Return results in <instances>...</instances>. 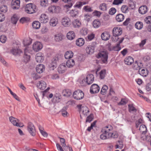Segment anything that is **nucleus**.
Returning a JSON list of instances; mask_svg holds the SVG:
<instances>
[{
	"mask_svg": "<svg viewBox=\"0 0 151 151\" xmlns=\"http://www.w3.org/2000/svg\"><path fill=\"white\" fill-rule=\"evenodd\" d=\"M101 25V23L99 21L95 19L93 22V26L95 28H98Z\"/></svg>",
	"mask_w": 151,
	"mask_h": 151,
	"instance_id": "36",
	"label": "nucleus"
},
{
	"mask_svg": "<svg viewBox=\"0 0 151 151\" xmlns=\"http://www.w3.org/2000/svg\"><path fill=\"white\" fill-rule=\"evenodd\" d=\"M128 107L129 112H131V111H134L136 112L137 111V109L133 106L132 104L129 105Z\"/></svg>",
	"mask_w": 151,
	"mask_h": 151,
	"instance_id": "53",
	"label": "nucleus"
},
{
	"mask_svg": "<svg viewBox=\"0 0 151 151\" xmlns=\"http://www.w3.org/2000/svg\"><path fill=\"white\" fill-rule=\"evenodd\" d=\"M124 62L126 64L130 65L134 62V59L132 57L128 56L125 58Z\"/></svg>",
	"mask_w": 151,
	"mask_h": 151,
	"instance_id": "22",
	"label": "nucleus"
},
{
	"mask_svg": "<svg viewBox=\"0 0 151 151\" xmlns=\"http://www.w3.org/2000/svg\"><path fill=\"white\" fill-rule=\"evenodd\" d=\"M139 130L142 132V134H145L147 131L146 126L144 124H142L140 126Z\"/></svg>",
	"mask_w": 151,
	"mask_h": 151,
	"instance_id": "31",
	"label": "nucleus"
},
{
	"mask_svg": "<svg viewBox=\"0 0 151 151\" xmlns=\"http://www.w3.org/2000/svg\"><path fill=\"white\" fill-rule=\"evenodd\" d=\"M139 73L143 77H146L148 75V71L147 70H145L144 69L139 68Z\"/></svg>",
	"mask_w": 151,
	"mask_h": 151,
	"instance_id": "26",
	"label": "nucleus"
},
{
	"mask_svg": "<svg viewBox=\"0 0 151 151\" xmlns=\"http://www.w3.org/2000/svg\"><path fill=\"white\" fill-rule=\"evenodd\" d=\"M38 88L41 90H43L46 87V83L44 81H41L37 84Z\"/></svg>",
	"mask_w": 151,
	"mask_h": 151,
	"instance_id": "17",
	"label": "nucleus"
},
{
	"mask_svg": "<svg viewBox=\"0 0 151 151\" xmlns=\"http://www.w3.org/2000/svg\"><path fill=\"white\" fill-rule=\"evenodd\" d=\"M62 1L65 3H67L69 4L65 5L64 6L65 8H66L67 9L71 7L73 5L72 3H71V0H62Z\"/></svg>",
	"mask_w": 151,
	"mask_h": 151,
	"instance_id": "41",
	"label": "nucleus"
},
{
	"mask_svg": "<svg viewBox=\"0 0 151 151\" xmlns=\"http://www.w3.org/2000/svg\"><path fill=\"white\" fill-rule=\"evenodd\" d=\"M100 88L97 84H93L90 87V92L92 94L98 93L100 91Z\"/></svg>",
	"mask_w": 151,
	"mask_h": 151,
	"instance_id": "11",
	"label": "nucleus"
},
{
	"mask_svg": "<svg viewBox=\"0 0 151 151\" xmlns=\"http://www.w3.org/2000/svg\"><path fill=\"white\" fill-rule=\"evenodd\" d=\"M61 98V96L58 94H56L53 96V101L55 102L58 103L60 101Z\"/></svg>",
	"mask_w": 151,
	"mask_h": 151,
	"instance_id": "39",
	"label": "nucleus"
},
{
	"mask_svg": "<svg viewBox=\"0 0 151 151\" xmlns=\"http://www.w3.org/2000/svg\"><path fill=\"white\" fill-rule=\"evenodd\" d=\"M70 19L68 17H65L62 19V24L65 27H67L70 24Z\"/></svg>",
	"mask_w": 151,
	"mask_h": 151,
	"instance_id": "19",
	"label": "nucleus"
},
{
	"mask_svg": "<svg viewBox=\"0 0 151 151\" xmlns=\"http://www.w3.org/2000/svg\"><path fill=\"white\" fill-rule=\"evenodd\" d=\"M108 89V87L107 86L105 85H104L101 91V94L103 95H104L106 93Z\"/></svg>",
	"mask_w": 151,
	"mask_h": 151,
	"instance_id": "48",
	"label": "nucleus"
},
{
	"mask_svg": "<svg viewBox=\"0 0 151 151\" xmlns=\"http://www.w3.org/2000/svg\"><path fill=\"white\" fill-rule=\"evenodd\" d=\"M82 112L84 116H86L87 115V114L89 112V109L86 106H83L82 107Z\"/></svg>",
	"mask_w": 151,
	"mask_h": 151,
	"instance_id": "40",
	"label": "nucleus"
},
{
	"mask_svg": "<svg viewBox=\"0 0 151 151\" xmlns=\"http://www.w3.org/2000/svg\"><path fill=\"white\" fill-rule=\"evenodd\" d=\"M61 58V56L59 55H56L52 58L51 60V63L49 65L50 69L53 70L56 68L57 65L58 64L59 61Z\"/></svg>",
	"mask_w": 151,
	"mask_h": 151,
	"instance_id": "3",
	"label": "nucleus"
},
{
	"mask_svg": "<svg viewBox=\"0 0 151 151\" xmlns=\"http://www.w3.org/2000/svg\"><path fill=\"white\" fill-rule=\"evenodd\" d=\"M63 96L66 97L70 96L72 94L71 91L69 89H66L63 90Z\"/></svg>",
	"mask_w": 151,
	"mask_h": 151,
	"instance_id": "34",
	"label": "nucleus"
},
{
	"mask_svg": "<svg viewBox=\"0 0 151 151\" xmlns=\"http://www.w3.org/2000/svg\"><path fill=\"white\" fill-rule=\"evenodd\" d=\"M9 119L10 122L14 126L19 127H23L24 126V125L21 126L20 124L19 123V120L12 116L9 117Z\"/></svg>",
	"mask_w": 151,
	"mask_h": 151,
	"instance_id": "8",
	"label": "nucleus"
},
{
	"mask_svg": "<svg viewBox=\"0 0 151 151\" xmlns=\"http://www.w3.org/2000/svg\"><path fill=\"white\" fill-rule=\"evenodd\" d=\"M12 49L11 50V52L13 55H19L22 52V51L20 49H19V47L18 44L14 43L13 44Z\"/></svg>",
	"mask_w": 151,
	"mask_h": 151,
	"instance_id": "9",
	"label": "nucleus"
},
{
	"mask_svg": "<svg viewBox=\"0 0 151 151\" xmlns=\"http://www.w3.org/2000/svg\"><path fill=\"white\" fill-rule=\"evenodd\" d=\"M123 0H114L112 4L114 5H118L122 3Z\"/></svg>",
	"mask_w": 151,
	"mask_h": 151,
	"instance_id": "61",
	"label": "nucleus"
},
{
	"mask_svg": "<svg viewBox=\"0 0 151 151\" xmlns=\"http://www.w3.org/2000/svg\"><path fill=\"white\" fill-rule=\"evenodd\" d=\"M116 10L114 8H111L109 11V14L111 15H114L116 12Z\"/></svg>",
	"mask_w": 151,
	"mask_h": 151,
	"instance_id": "59",
	"label": "nucleus"
},
{
	"mask_svg": "<svg viewBox=\"0 0 151 151\" xmlns=\"http://www.w3.org/2000/svg\"><path fill=\"white\" fill-rule=\"evenodd\" d=\"M58 20L57 18L53 17L50 21V25L52 26H55L58 24Z\"/></svg>",
	"mask_w": 151,
	"mask_h": 151,
	"instance_id": "33",
	"label": "nucleus"
},
{
	"mask_svg": "<svg viewBox=\"0 0 151 151\" xmlns=\"http://www.w3.org/2000/svg\"><path fill=\"white\" fill-rule=\"evenodd\" d=\"M0 11L1 12L6 13L7 11V8L6 6L4 5L1 6L0 7Z\"/></svg>",
	"mask_w": 151,
	"mask_h": 151,
	"instance_id": "54",
	"label": "nucleus"
},
{
	"mask_svg": "<svg viewBox=\"0 0 151 151\" xmlns=\"http://www.w3.org/2000/svg\"><path fill=\"white\" fill-rule=\"evenodd\" d=\"M68 107V106H67L64 107L60 111L62 116L64 117H67L68 115V114L66 111Z\"/></svg>",
	"mask_w": 151,
	"mask_h": 151,
	"instance_id": "29",
	"label": "nucleus"
},
{
	"mask_svg": "<svg viewBox=\"0 0 151 151\" xmlns=\"http://www.w3.org/2000/svg\"><path fill=\"white\" fill-rule=\"evenodd\" d=\"M27 128V131L32 136H35V128L32 123L29 122L28 123Z\"/></svg>",
	"mask_w": 151,
	"mask_h": 151,
	"instance_id": "6",
	"label": "nucleus"
},
{
	"mask_svg": "<svg viewBox=\"0 0 151 151\" xmlns=\"http://www.w3.org/2000/svg\"><path fill=\"white\" fill-rule=\"evenodd\" d=\"M106 74V70H101L100 72V77L101 79H103L104 78Z\"/></svg>",
	"mask_w": 151,
	"mask_h": 151,
	"instance_id": "56",
	"label": "nucleus"
},
{
	"mask_svg": "<svg viewBox=\"0 0 151 151\" xmlns=\"http://www.w3.org/2000/svg\"><path fill=\"white\" fill-rule=\"evenodd\" d=\"M33 27L35 29H39L40 26V23L38 21H34L32 24Z\"/></svg>",
	"mask_w": 151,
	"mask_h": 151,
	"instance_id": "42",
	"label": "nucleus"
},
{
	"mask_svg": "<svg viewBox=\"0 0 151 151\" xmlns=\"http://www.w3.org/2000/svg\"><path fill=\"white\" fill-rule=\"evenodd\" d=\"M93 119V115L92 114H90L86 117V122H90Z\"/></svg>",
	"mask_w": 151,
	"mask_h": 151,
	"instance_id": "51",
	"label": "nucleus"
},
{
	"mask_svg": "<svg viewBox=\"0 0 151 151\" xmlns=\"http://www.w3.org/2000/svg\"><path fill=\"white\" fill-rule=\"evenodd\" d=\"M83 9L86 12H91L93 11L91 7L88 6H85Z\"/></svg>",
	"mask_w": 151,
	"mask_h": 151,
	"instance_id": "60",
	"label": "nucleus"
},
{
	"mask_svg": "<svg viewBox=\"0 0 151 151\" xmlns=\"http://www.w3.org/2000/svg\"><path fill=\"white\" fill-rule=\"evenodd\" d=\"M75 37V35L74 32L70 31L68 33L67 35V37L70 40H72Z\"/></svg>",
	"mask_w": 151,
	"mask_h": 151,
	"instance_id": "28",
	"label": "nucleus"
},
{
	"mask_svg": "<svg viewBox=\"0 0 151 151\" xmlns=\"http://www.w3.org/2000/svg\"><path fill=\"white\" fill-rule=\"evenodd\" d=\"M40 21L41 23H46L48 21V16L45 14H42L40 18Z\"/></svg>",
	"mask_w": 151,
	"mask_h": 151,
	"instance_id": "23",
	"label": "nucleus"
},
{
	"mask_svg": "<svg viewBox=\"0 0 151 151\" xmlns=\"http://www.w3.org/2000/svg\"><path fill=\"white\" fill-rule=\"evenodd\" d=\"M39 129L40 132V133L44 137H47L48 136L47 133L46 132L43 131L42 130V128L41 127H39Z\"/></svg>",
	"mask_w": 151,
	"mask_h": 151,
	"instance_id": "58",
	"label": "nucleus"
},
{
	"mask_svg": "<svg viewBox=\"0 0 151 151\" xmlns=\"http://www.w3.org/2000/svg\"><path fill=\"white\" fill-rule=\"evenodd\" d=\"M99 8L101 10L103 11H105L107 9L106 4L105 3H103L100 4Z\"/></svg>",
	"mask_w": 151,
	"mask_h": 151,
	"instance_id": "49",
	"label": "nucleus"
},
{
	"mask_svg": "<svg viewBox=\"0 0 151 151\" xmlns=\"http://www.w3.org/2000/svg\"><path fill=\"white\" fill-rule=\"evenodd\" d=\"M32 43V40L29 38L28 39H24L23 41V44L24 46L30 45Z\"/></svg>",
	"mask_w": 151,
	"mask_h": 151,
	"instance_id": "46",
	"label": "nucleus"
},
{
	"mask_svg": "<svg viewBox=\"0 0 151 151\" xmlns=\"http://www.w3.org/2000/svg\"><path fill=\"white\" fill-rule=\"evenodd\" d=\"M96 43L93 42L91 45L87 46L86 49V53L88 54L91 55L94 52L95 49L96 47Z\"/></svg>",
	"mask_w": 151,
	"mask_h": 151,
	"instance_id": "7",
	"label": "nucleus"
},
{
	"mask_svg": "<svg viewBox=\"0 0 151 151\" xmlns=\"http://www.w3.org/2000/svg\"><path fill=\"white\" fill-rule=\"evenodd\" d=\"M74 60L73 59L68 60L66 62V65L69 68L73 67L75 65Z\"/></svg>",
	"mask_w": 151,
	"mask_h": 151,
	"instance_id": "32",
	"label": "nucleus"
},
{
	"mask_svg": "<svg viewBox=\"0 0 151 151\" xmlns=\"http://www.w3.org/2000/svg\"><path fill=\"white\" fill-rule=\"evenodd\" d=\"M63 36L61 34H58L55 35V39L56 42H60L63 39Z\"/></svg>",
	"mask_w": 151,
	"mask_h": 151,
	"instance_id": "37",
	"label": "nucleus"
},
{
	"mask_svg": "<svg viewBox=\"0 0 151 151\" xmlns=\"http://www.w3.org/2000/svg\"><path fill=\"white\" fill-rule=\"evenodd\" d=\"M108 138H116L118 137V134H114V133L111 132L109 133L108 134Z\"/></svg>",
	"mask_w": 151,
	"mask_h": 151,
	"instance_id": "50",
	"label": "nucleus"
},
{
	"mask_svg": "<svg viewBox=\"0 0 151 151\" xmlns=\"http://www.w3.org/2000/svg\"><path fill=\"white\" fill-rule=\"evenodd\" d=\"M143 26V23L141 22H137L135 24V28L138 29H141L142 28Z\"/></svg>",
	"mask_w": 151,
	"mask_h": 151,
	"instance_id": "44",
	"label": "nucleus"
},
{
	"mask_svg": "<svg viewBox=\"0 0 151 151\" xmlns=\"http://www.w3.org/2000/svg\"><path fill=\"white\" fill-rule=\"evenodd\" d=\"M127 101L125 99H122L121 100V101L118 103V105H124L127 103Z\"/></svg>",
	"mask_w": 151,
	"mask_h": 151,
	"instance_id": "64",
	"label": "nucleus"
},
{
	"mask_svg": "<svg viewBox=\"0 0 151 151\" xmlns=\"http://www.w3.org/2000/svg\"><path fill=\"white\" fill-rule=\"evenodd\" d=\"M40 3L41 5L42 6H46L48 5V0H41Z\"/></svg>",
	"mask_w": 151,
	"mask_h": 151,
	"instance_id": "52",
	"label": "nucleus"
},
{
	"mask_svg": "<svg viewBox=\"0 0 151 151\" xmlns=\"http://www.w3.org/2000/svg\"><path fill=\"white\" fill-rule=\"evenodd\" d=\"M112 33L114 37L112 38V40L113 41L117 42L119 39L118 36L122 33V29L119 27H115L112 30Z\"/></svg>",
	"mask_w": 151,
	"mask_h": 151,
	"instance_id": "1",
	"label": "nucleus"
},
{
	"mask_svg": "<svg viewBox=\"0 0 151 151\" xmlns=\"http://www.w3.org/2000/svg\"><path fill=\"white\" fill-rule=\"evenodd\" d=\"M66 69V67L65 64L60 65L58 68V71L59 73H64Z\"/></svg>",
	"mask_w": 151,
	"mask_h": 151,
	"instance_id": "24",
	"label": "nucleus"
},
{
	"mask_svg": "<svg viewBox=\"0 0 151 151\" xmlns=\"http://www.w3.org/2000/svg\"><path fill=\"white\" fill-rule=\"evenodd\" d=\"M85 43V40L82 38H80L77 39L76 41V44L77 46H83Z\"/></svg>",
	"mask_w": 151,
	"mask_h": 151,
	"instance_id": "27",
	"label": "nucleus"
},
{
	"mask_svg": "<svg viewBox=\"0 0 151 151\" xmlns=\"http://www.w3.org/2000/svg\"><path fill=\"white\" fill-rule=\"evenodd\" d=\"M80 32L81 35H85L88 33L87 29L85 28H83L80 30Z\"/></svg>",
	"mask_w": 151,
	"mask_h": 151,
	"instance_id": "55",
	"label": "nucleus"
},
{
	"mask_svg": "<svg viewBox=\"0 0 151 151\" xmlns=\"http://www.w3.org/2000/svg\"><path fill=\"white\" fill-rule=\"evenodd\" d=\"M147 11L148 8L146 5H143L141 6L138 10L139 13L142 14L146 13Z\"/></svg>",
	"mask_w": 151,
	"mask_h": 151,
	"instance_id": "18",
	"label": "nucleus"
},
{
	"mask_svg": "<svg viewBox=\"0 0 151 151\" xmlns=\"http://www.w3.org/2000/svg\"><path fill=\"white\" fill-rule=\"evenodd\" d=\"M124 39V38L123 37L121 38L116 45L113 47V51H119L121 49V47L120 46V44L122 42Z\"/></svg>",
	"mask_w": 151,
	"mask_h": 151,
	"instance_id": "16",
	"label": "nucleus"
},
{
	"mask_svg": "<svg viewBox=\"0 0 151 151\" xmlns=\"http://www.w3.org/2000/svg\"><path fill=\"white\" fill-rule=\"evenodd\" d=\"M42 48V44L39 42H36L33 45L32 48L35 52H37L41 50Z\"/></svg>",
	"mask_w": 151,
	"mask_h": 151,
	"instance_id": "13",
	"label": "nucleus"
},
{
	"mask_svg": "<svg viewBox=\"0 0 151 151\" xmlns=\"http://www.w3.org/2000/svg\"><path fill=\"white\" fill-rule=\"evenodd\" d=\"M30 52L29 48L26 47L24 49V55L23 56L24 61L25 62H28L30 59V56L29 54Z\"/></svg>",
	"mask_w": 151,
	"mask_h": 151,
	"instance_id": "12",
	"label": "nucleus"
},
{
	"mask_svg": "<svg viewBox=\"0 0 151 151\" xmlns=\"http://www.w3.org/2000/svg\"><path fill=\"white\" fill-rule=\"evenodd\" d=\"M37 11V7L33 4H28L26 5L25 7V11L28 14H33L36 12Z\"/></svg>",
	"mask_w": 151,
	"mask_h": 151,
	"instance_id": "2",
	"label": "nucleus"
},
{
	"mask_svg": "<svg viewBox=\"0 0 151 151\" xmlns=\"http://www.w3.org/2000/svg\"><path fill=\"white\" fill-rule=\"evenodd\" d=\"M94 80V76L92 74L88 75L86 78L83 79L82 81V82H86L88 85L91 84L93 82Z\"/></svg>",
	"mask_w": 151,
	"mask_h": 151,
	"instance_id": "10",
	"label": "nucleus"
},
{
	"mask_svg": "<svg viewBox=\"0 0 151 151\" xmlns=\"http://www.w3.org/2000/svg\"><path fill=\"white\" fill-rule=\"evenodd\" d=\"M73 24L74 27L79 28L81 26V23L79 20L76 19L73 22Z\"/></svg>",
	"mask_w": 151,
	"mask_h": 151,
	"instance_id": "45",
	"label": "nucleus"
},
{
	"mask_svg": "<svg viewBox=\"0 0 151 151\" xmlns=\"http://www.w3.org/2000/svg\"><path fill=\"white\" fill-rule=\"evenodd\" d=\"M110 37L109 33L107 32H105L102 33L101 35V39L104 40H109Z\"/></svg>",
	"mask_w": 151,
	"mask_h": 151,
	"instance_id": "21",
	"label": "nucleus"
},
{
	"mask_svg": "<svg viewBox=\"0 0 151 151\" xmlns=\"http://www.w3.org/2000/svg\"><path fill=\"white\" fill-rule=\"evenodd\" d=\"M85 4H86L85 2L83 3L82 2L80 1L77 2L76 4L74 6V7H76L78 8H80L83 5Z\"/></svg>",
	"mask_w": 151,
	"mask_h": 151,
	"instance_id": "57",
	"label": "nucleus"
},
{
	"mask_svg": "<svg viewBox=\"0 0 151 151\" xmlns=\"http://www.w3.org/2000/svg\"><path fill=\"white\" fill-rule=\"evenodd\" d=\"M36 69V71L38 73H41L45 70V66L42 64H39L37 66Z\"/></svg>",
	"mask_w": 151,
	"mask_h": 151,
	"instance_id": "20",
	"label": "nucleus"
},
{
	"mask_svg": "<svg viewBox=\"0 0 151 151\" xmlns=\"http://www.w3.org/2000/svg\"><path fill=\"white\" fill-rule=\"evenodd\" d=\"M98 58H101L102 62L104 63H107L108 58V53L105 51H101L96 55Z\"/></svg>",
	"mask_w": 151,
	"mask_h": 151,
	"instance_id": "4",
	"label": "nucleus"
},
{
	"mask_svg": "<svg viewBox=\"0 0 151 151\" xmlns=\"http://www.w3.org/2000/svg\"><path fill=\"white\" fill-rule=\"evenodd\" d=\"M70 13L72 17H76L78 16L79 11L76 9H72L70 11Z\"/></svg>",
	"mask_w": 151,
	"mask_h": 151,
	"instance_id": "35",
	"label": "nucleus"
},
{
	"mask_svg": "<svg viewBox=\"0 0 151 151\" xmlns=\"http://www.w3.org/2000/svg\"><path fill=\"white\" fill-rule=\"evenodd\" d=\"M84 94L83 92L80 90L75 91L73 93V98L77 100L82 99L84 97Z\"/></svg>",
	"mask_w": 151,
	"mask_h": 151,
	"instance_id": "5",
	"label": "nucleus"
},
{
	"mask_svg": "<svg viewBox=\"0 0 151 151\" xmlns=\"http://www.w3.org/2000/svg\"><path fill=\"white\" fill-rule=\"evenodd\" d=\"M108 135L107 134H106L105 133H103L102 134H101L100 136V138L102 139H106L109 138H108Z\"/></svg>",
	"mask_w": 151,
	"mask_h": 151,
	"instance_id": "62",
	"label": "nucleus"
},
{
	"mask_svg": "<svg viewBox=\"0 0 151 151\" xmlns=\"http://www.w3.org/2000/svg\"><path fill=\"white\" fill-rule=\"evenodd\" d=\"M116 19L118 22H122L124 19V15L122 14H118L116 16Z\"/></svg>",
	"mask_w": 151,
	"mask_h": 151,
	"instance_id": "38",
	"label": "nucleus"
},
{
	"mask_svg": "<svg viewBox=\"0 0 151 151\" xmlns=\"http://www.w3.org/2000/svg\"><path fill=\"white\" fill-rule=\"evenodd\" d=\"M113 129V127L110 125H108L103 128L101 132L103 133H105L106 134H108L109 133L111 132Z\"/></svg>",
	"mask_w": 151,
	"mask_h": 151,
	"instance_id": "15",
	"label": "nucleus"
},
{
	"mask_svg": "<svg viewBox=\"0 0 151 151\" xmlns=\"http://www.w3.org/2000/svg\"><path fill=\"white\" fill-rule=\"evenodd\" d=\"M19 19V18L16 14H14L11 18V22L14 24H16L17 21Z\"/></svg>",
	"mask_w": 151,
	"mask_h": 151,
	"instance_id": "43",
	"label": "nucleus"
},
{
	"mask_svg": "<svg viewBox=\"0 0 151 151\" xmlns=\"http://www.w3.org/2000/svg\"><path fill=\"white\" fill-rule=\"evenodd\" d=\"M7 88H8V90L10 92L11 94L13 96V97L15 98L16 100L19 101V99L18 97L17 96V95L15 93H14L11 90V89L9 88L8 87H7Z\"/></svg>",
	"mask_w": 151,
	"mask_h": 151,
	"instance_id": "47",
	"label": "nucleus"
},
{
	"mask_svg": "<svg viewBox=\"0 0 151 151\" xmlns=\"http://www.w3.org/2000/svg\"><path fill=\"white\" fill-rule=\"evenodd\" d=\"M20 1L19 0H12L11 2V7L14 9H18L19 7Z\"/></svg>",
	"mask_w": 151,
	"mask_h": 151,
	"instance_id": "14",
	"label": "nucleus"
},
{
	"mask_svg": "<svg viewBox=\"0 0 151 151\" xmlns=\"http://www.w3.org/2000/svg\"><path fill=\"white\" fill-rule=\"evenodd\" d=\"M73 52L71 51L66 52L65 54V57L66 59H69L72 58L73 56Z\"/></svg>",
	"mask_w": 151,
	"mask_h": 151,
	"instance_id": "30",
	"label": "nucleus"
},
{
	"mask_svg": "<svg viewBox=\"0 0 151 151\" xmlns=\"http://www.w3.org/2000/svg\"><path fill=\"white\" fill-rule=\"evenodd\" d=\"M54 13H58L60 12V8L59 6H54Z\"/></svg>",
	"mask_w": 151,
	"mask_h": 151,
	"instance_id": "63",
	"label": "nucleus"
},
{
	"mask_svg": "<svg viewBox=\"0 0 151 151\" xmlns=\"http://www.w3.org/2000/svg\"><path fill=\"white\" fill-rule=\"evenodd\" d=\"M35 59L37 63H42L44 60V57L42 55L41 53H38L36 55Z\"/></svg>",
	"mask_w": 151,
	"mask_h": 151,
	"instance_id": "25",
	"label": "nucleus"
}]
</instances>
